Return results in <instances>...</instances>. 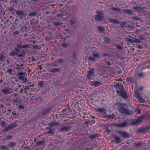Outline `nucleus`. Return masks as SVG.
I'll use <instances>...</instances> for the list:
<instances>
[{"mask_svg":"<svg viewBox=\"0 0 150 150\" xmlns=\"http://www.w3.org/2000/svg\"><path fill=\"white\" fill-rule=\"evenodd\" d=\"M94 123H95V121L94 120H93L90 122V124L91 125H92Z\"/></svg>","mask_w":150,"mask_h":150,"instance_id":"58836bf2","label":"nucleus"},{"mask_svg":"<svg viewBox=\"0 0 150 150\" xmlns=\"http://www.w3.org/2000/svg\"><path fill=\"white\" fill-rule=\"evenodd\" d=\"M100 82H98L97 81L95 80L91 81L90 83L91 86H97L100 85Z\"/></svg>","mask_w":150,"mask_h":150,"instance_id":"6e6552de","label":"nucleus"},{"mask_svg":"<svg viewBox=\"0 0 150 150\" xmlns=\"http://www.w3.org/2000/svg\"><path fill=\"white\" fill-rule=\"evenodd\" d=\"M112 10L116 11H119L120 10V8H112Z\"/></svg>","mask_w":150,"mask_h":150,"instance_id":"bb28decb","label":"nucleus"},{"mask_svg":"<svg viewBox=\"0 0 150 150\" xmlns=\"http://www.w3.org/2000/svg\"><path fill=\"white\" fill-rule=\"evenodd\" d=\"M19 33V32L18 31H16L13 32V35L14 36L16 35L17 34H18Z\"/></svg>","mask_w":150,"mask_h":150,"instance_id":"2f4dec72","label":"nucleus"},{"mask_svg":"<svg viewBox=\"0 0 150 150\" xmlns=\"http://www.w3.org/2000/svg\"><path fill=\"white\" fill-rule=\"evenodd\" d=\"M139 90L140 91H141L142 90V88H141L139 89Z\"/></svg>","mask_w":150,"mask_h":150,"instance_id":"a18cd8bd","label":"nucleus"},{"mask_svg":"<svg viewBox=\"0 0 150 150\" xmlns=\"http://www.w3.org/2000/svg\"><path fill=\"white\" fill-rule=\"evenodd\" d=\"M119 48H121V46H120V47H119Z\"/></svg>","mask_w":150,"mask_h":150,"instance_id":"8fccbe9b","label":"nucleus"},{"mask_svg":"<svg viewBox=\"0 0 150 150\" xmlns=\"http://www.w3.org/2000/svg\"><path fill=\"white\" fill-rule=\"evenodd\" d=\"M95 73L93 71V69H92L89 71L87 75V77L89 79H90L91 76H95Z\"/></svg>","mask_w":150,"mask_h":150,"instance_id":"0eeeda50","label":"nucleus"},{"mask_svg":"<svg viewBox=\"0 0 150 150\" xmlns=\"http://www.w3.org/2000/svg\"><path fill=\"white\" fill-rule=\"evenodd\" d=\"M127 123L126 122H124V123H121V124H117V126L119 127H125L126 126H127Z\"/></svg>","mask_w":150,"mask_h":150,"instance_id":"dca6fc26","label":"nucleus"},{"mask_svg":"<svg viewBox=\"0 0 150 150\" xmlns=\"http://www.w3.org/2000/svg\"><path fill=\"white\" fill-rule=\"evenodd\" d=\"M28 46V45H22V48H26Z\"/></svg>","mask_w":150,"mask_h":150,"instance_id":"72a5a7b5","label":"nucleus"},{"mask_svg":"<svg viewBox=\"0 0 150 150\" xmlns=\"http://www.w3.org/2000/svg\"><path fill=\"white\" fill-rule=\"evenodd\" d=\"M17 47L19 49H21L22 48V45H17Z\"/></svg>","mask_w":150,"mask_h":150,"instance_id":"e433bc0d","label":"nucleus"},{"mask_svg":"<svg viewBox=\"0 0 150 150\" xmlns=\"http://www.w3.org/2000/svg\"><path fill=\"white\" fill-rule=\"evenodd\" d=\"M111 150H113V149H112Z\"/></svg>","mask_w":150,"mask_h":150,"instance_id":"603ef678","label":"nucleus"},{"mask_svg":"<svg viewBox=\"0 0 150 150\" xmlns=\"http://www.w3.org/2000/svg\"><path fill=\"white\" fill-rule=\"evenodd\" d=\"M16 127V125L15 124L13 123H11L7 128V129L9 130L11 128H14Z\"/></svg>","mask_w":150,"mask_h":150,"instance_id":"f3484780","label":"nucleus"},{"mask_svg":"<svg viewBox=\"0 0 150 150\" xmlns=\"http://www.w3.org/2000/svg\"><path fill=\"white\" fill-rule=\"evenodd\" d=\"M99 57V54L97 52H93L91 55L88 57V59L91 61H94Z\"/></svg>","mask_w":150,"mask_h":150,"instance_id":"7ed1b4c3","label":"nucleus"},{"mask_svg":"<svg viewBox=\"0 0 150 150\" xmlns=\"http://www.w3.org/2000/svg\"><path fill=\"white\" fill-rule=\"evenodd\" d=\"M16 113H15V114H14L13 115H16Z\"/></svg>","mask_w":150,"mask_h":150,"instance_id":"de8ad7c7","label":"nucleus"},{"mask_svg":"<svg viewBox=\"0 0 150 150\" xmlns=\"http://www.w3.org/2000/svg\"><path fill=\"white\" fill-rule=\"evenodd\" d=\"M119 110L121 113L126 114H128V110H127L126 108L123 107L120 108L119 109Z\"/></svg>","mask_w":150,"mask_h":150,"instance_id":"1a4fd4ad","label":"nucleus"},{"mask_svg":"<svg viewBox=\"0 0 150 150\" xmlns=\"http://www.w3.org/2000/svg\"><path fill=\"white\" fill-rule=\"evenodd\" d=\"M17 75L18 76L19 79H23L25 78V76H27L26 74L23 71H21L18 73Z\"/></svg>","mask_w":150,"mask_h":150,"instance_id":"423d86ee","label":"nucleus"},{"mask_svg":"<svg viewBox=\"0 0 150 150\" xmlns=\"http://www.w3.org/2000/svg\"><path fill=\"white\" fill-rule=\"evenodd\" d=\"M18 50H14L12 51L11 52V54L13 56L17 55L18 53Z\"/></svg>","mask_w":150,"mask_h":150,"instance_id":"a211bd4d","label":"nucleus"},{"mask_svg":"<svg viewBox=\"0 0 150 150\" xmlns=\"http://www.w3.org/2000/svg\"><path fill=\"white\" fill-rule=\"evenodd\" d=\"M134 93L136 98L138 100L139 102L142 103H143L144 102L145 100L140 96L138 91H134Z\"/></svg>","mask_w":150,"mask_h":150,"instance_id":"20e7f679","label":"nucleus"},{"mask_svg":"<svg viewBox=\"0 0 150 150\" xmlns=\"http://www.w3.org/2000/svg\"><path fill=\"white\" fill-rule=\"evenodd\" d=\"M104 41L106 43H108L110 41V40L108 38H104Z\"/></svg>","mask_w":150,"mask_h":150,"instance_id":"a878e982","label":"nucleus"},{"mask_svg":"<svg viewBox=\"0 0 150 150\" xmlns=\"http://www.w3.org/2000/svg\"><path fill=\"white\" fill-rule=\"evenodd\" d=\"M1 92L4 94H10L12 92V90L11 88H5L1 90Z\"/></svg>","mask_w":150,"mask_h":150,"instance_id":"39448f33","label":"nucleus"},{"mask_svg":"<svg viewBox=\"0 0 150 150\" xmlns=\"http://www.w3.org/2000/svg\"><path fill=\"white\" fill-rule=\"evenodd\" d=\"M97 110L103 114L105 115L107 112V110L104 108H100L98 109Z\"/></svg>","mask_w":150,"mask_h":150,"instance_id":"9b49d317","label":"nucleus"},{"mask_svg":"<svg viewBox=\"0 0 150 150\" xmlns=\"http://www.w3.org/2000/svg\"><path fill=\"white\" fill-rule=\"evenodd\" d=\"M23 64L21 65L16 64L14 66V67L16 69H18L19 70H20L23 68Z\"/></svg>","mask_w":150,"mask_h":150,"instance_id":"9d476101","label":"nucleus"},{"mask_svg":"<svg viewBox=\"0 0 150 150\" xmlns=\"http://www.w3.org/2000/svg\"><path fill=\"white\" fill-rule=\"evenodd\" d=\"M47 132L48 133L51 134L53 132V130H50L47 131Z\"/></svg>","mask_w":150,"mask_h":150,"instance_id":"4c0bfd02","label":"nucleus"},{"mask_svg":"<svg viewBox=\"0 0 150 150\" xmlns=\"http://www.w3.org/2000/svg\"><path fill=\"white\" fill-rule=\"evenodd\" d=\"M54 24L56 26H58V25H60V24L58 22H55L54 23Z\"/></svg>","mask_w":150,"mask_h":150,"instance_id":"c9c22d12","label":"nucleus"},{"mask_svg":"<svg viewBox=\"0 0 150 150\" xmlns=\"http://www.w3.org/2000/svg\"><path fill=\"white\" fill-rule=\"evenodd\" d=\"M138 112L139 114H140L141 113V112L140 110H138Z\"/></svg>","mask_w":150,"mask_h":150,"instance_id":"37998d69","label":"nucleus"},{"mask_svg":"<svg viewBox=\"0 0 150 150\" xmlns=\"http://www.w3.org/2000/svg\"><path fill=\"white\" fill-rule=\"evenodd\" d=\"M124 12L128 14H130L132 13V12L129 9L125 10H124Z\"/></svg>","mask_w":150,"mask_h":150,"instance_id":"b1692460","label":"nucleus"},{"mask_svg":"<svg viewBox=\"0 0 150 150\" xmlns=\"http://www.w3.org/2000/svg\"><path fill=\"white\" fill-rule=\"evenodd\" d=\"M91 48H89L88 49V51L86 52V53L87 54H88V53H89L90 51H91Z\"/></svg>","mask_w":150,"mask_h":150,"instance_id":"f704fd0d","label":"nucleus"},{"mask_svg":"<svg viewBox=\"0 0 150 150\" xmlns=\"http://www.w3.org/2000/svg\"><path fill=\"white\" fill-rule=\"evenodd\" d=\"M7 72L10 74H11L12 70L10 69H8L7 71Z\"/></svg>","mask_w":150,"mask_h":150,"instance_id":"473e14b6","label":"nucleus"},{"mask_svg":"<svg viewBox=\"0 0 150 150\" xmlns=\"http://www.w3.org/2000/svg\"><path fill=\"white\" fill-rule=\"evenodd\" d=\"M58 62L59 63H62L63 62V60L62 59H59Z\"/></svg>","mask_w":150,"mask_h":150,"instance_id":"a19ab883","label":"nucleus"},{"mask_svg":"<svg viewBox=\"0 0 150 150\" xmlns=\"http://www.w3.org/2000/svg\"><path fill=\"white\" fill-rule=\"evenodd\" d=\"M0 1H3V0H0Z\"/></svg>","mask_w":150,"mask_h":150,"instance_id":"3c124183","label":"nucleus"},{"mask_svg":"<svg viewBox=\"0 0 150 150\" xmlns=\"http://www.w3.org/2000/svg\"><path fill=\"white\" fill-rule=\"evenodd\" d=\"M115 140V142L116 143H120L121 142V139L117 136H115L114 137Z\"/></svg>","mask_w":150,"mask_h":150,"instance_id":"2eb2a0df","label":"nucleus"},{"mask_svg":"<svg viewBox=\"0 0 150 150\" xmlns=\"http://www.w3.org/2000/svg\"><path fill=\"white\" fill-rule=\"evenodd\" d=\"M69 129V127H62L60 129V131H67Z\"/></svg>","mask_w":150,"mask_h":150,"instance_id":"aec40b11","label":"nucleus"},{"mask_svg":"<svg viewBox=\"0 0 150 150\" xmlns=\"http://www.w3.org/2000/svg\"><path fill=\"white\" fill-rule=\"evenodd\" d=\"M15 145V144H13V145L14 146Z\"/></svg>","mask_w":150,"mask_h":150,"instance_id":"09e8293b","label":"nucleus"},{"mask_svg":"<svg viewBox=\"0 0 150 150\" xmlns=\"http://www.w3.org/2000/svg\"><path fill=\"white\" fill-rule=\"evenodd\" d=\"M97 15L95 16V19L97 21H102L103 20V13L102 11H97Z\"/></svg>","mask_w":150,"mask_h":150,"instance_id":"f03ea898","label":"nucleus"},{"mask_svg":"<svg viewBox=\"0 0 150 150\" xmlns=\"http://www.w3.org/2000/svg\"><path fill=\"white\" fill-rule=\"evenodd\" d=\"M110 21L112 23L116 24H117L119 23L117 21L114 19H111L110 20Z\"/></svg>","mask_w":150,"mask_h":150,"instance_id":"412c9836","label":"nucleus"},{"mask_svg":"<svg viewBox=\"0 0 150 150\" xmlns=\"http://www.w3.org/2000/svg\"><path fill=\"white\" fill-rule=\"evenodd\" d=\"M19 107L20 108H23L22 106L21 105H20L19 106Z\"/></svg>","mask_w":150,"mask_h":150,"instance_id":"79ce46f5","label":"nucleus"},{"mask_svg":"<svg viewBox=\"0 0 150 150\" xmlns=\"http://www.w3.org/2000/svg\"><path fill=\"white\" fill-rule=\"evenodd\" d=\"M126 80L129 83H131L132 81V79L130 78H127Z\"/></svg>","mask_w":150,"mask_h":150,"instance_id":"c756f323","label":"nucleus"},{"mask_svg":"<svg viewBox=\"0 0 150 150\" xmlns=\"http://www.w3.org/2000/svg\"><path fill=\"white\" fill-rule=\"evenodd\" d=\"M144 117V116H142L139 117L137 120L135 121V123L137 124H139L142 121Z\"/></svg>","mask_w":150,"mask_h":150,"instance_id":"f8f14e48","label":"nucleus"},{"mask_svg":"<svg viewBox=\"0 0 150 150\" xmlns=\"http://www.w3.org/2000/svg\"><path fill=\"white\" fill-rule=\"evenodd\" d=\"M37 15V13L35 11L29 14V15L31 16H35Z\"/></svg>","mask_w":150,"mask_h":150,"instance_id":"5701e85b","label":"nucleus"},{"mask_svg":"<svg viewBox=\"0 0 150 150\" xmlns=\"http://www.w3.org/2000/svg\"><path fill=\"white\" fill-rule=\"evenodd\" d=\"M41 142L40 141L39 142H38L39 144H41Z\"/></svg>","mask_w":150,"mask_h":150,"instance_id":"c03bdc74","label":"nucleus"},{"mask_svg":"<svg viewBox=\"0 0 150 150\" xmlns=\"http://www.w3.org/2000/svg\"><path fill=\"white\" fill-rule=\"evenodd\" d=\"M16 13L17 15L19 16H25V13L24 12L21 10L19 11H16Z\"/></svg>","mask_w":150,"mask_h":150,"instance_id":"4468645a","label":"nucleus"},{"mask_svg":"<svg viewBox=\"0 0 150 150\" xmlns=\"http://www.w3.org/2000/svg\"><path fill=\"white\" fill-rule=\"evenodd\" d=\"M59 71V69L58 68H52L50 70V71L52 72H58Z\"/></svg>","mask_w":150,"mask_h":150,"instance_id":"6ab92c4d","label":"nucleus"},{"mask_svg":"<svg viewBox=\"0 0 150 150\" xmlns=\"http://www.w3.org/2000/svg\"><path fill=\"white\" fill-rule=\"evenodd\" d=\"M138 75L139 77H144L145 74L141 72L138 74Z\"/></svg>","mask_w":150,"mask_h":150,"instance_id":"393cba45","label":"nucleus"},{"mask_svg":"<svg viewBox=\"0 0 150 150\" xmlns=\"http://www.w3.org/2000/svg\"><path fill=\"white\" fill-rule=\"evenodd\" d=\"M123 88L122 86H118L116 88V92L120 93L123 98H126L127 97V93L123 90Z\"/></svg>","mask_w":150,"mask_h":150,"instance_id":"f257e3e1","label":"nucleus"},{"mask_svg":"<svg viewBox=\"0 0 150 150\" xmlns=\"http://www.w3.org/2000/svg\"><path fill=\"white\" fill-rule=\"evenodd\" d=\"M98 29L100 32H103L104 30V29L103 27L100 26L98 27Z\"/></svg>","mask_w":150,"mask_h":150,"instance_id":"4be33fe9","label":"nucleus"},{"mask_svg":"<svg viewBox=\"0 0 150 150\" xmlns=\"http://www.w3.org/2000/svg\"><path fill=\"white\" fill-rule=\"evenodd\" d=\"M117 133L120 134L123 137H126L128 136L127 134L125 131H119L117 132Z\"/></svg>","mask_w":150,"mask_h":150,"instance_id":"ddd939ff","label":"nucleus"},{"mask_svg":"<svg viewBox=\"0 0 150 150\" xmlns=\"http://www.w3.org/2000/svg\"><path fill=\"white\" fill-rule=\"evenodd\" d=\"M5 57L3 55H1L0 57V61H2L4 59Z\"/></svg>","mask_w":150,"mask_h":150,"instance_id":"c85d7f7f","label":"nucleus"},{"mask_svg":"<svg viewBox=\"0 0 150 150\" xmlns=\"http://www.w3.org/2000/svg\"><path fill=\"white\" fill-rule=\"evenodd\" d=\"M22 81L23 82L26 83H27V79L26 78H24L23 79H22Z\"/></svg>","mask_w":150,"mask_h":150,"instance_id":"7c9ffc66","label":"nucleus"},{"mask_svg":"<svg viewBox=\"0 0 150 150\" xmlns=\"http://www.w3.org/2000/svg\"><path fill=\"white\" fill-rule=\"evenodd\" d=\"M138 47H139V48H140V47H141V46H138Z\"/></svg>","mask_w":150,"mask_h":150,"instance_id":"49530a36","label":"nucleus"},{"mask_svg":"<svg viewBox=\"0 0 150 150\" xmlns=\"http://www.w3.org/2000/svg\"><path fill=\"white\" fill-rule=\"evenodd\" d=\"M43 82L42 81L40 82L38 84V85L41 87H42L43 86Z\"/></svg>","mask_w":150,"mask_h":150,"instance_id":"cd10ccee","label":"nucleus"},{"mask_svg":"<svg viewBox=\"0 0 150 150\" xmlns=\"http://www.w3.org/2000/svg\"><path fill=\"white\" fill-rule=\"evenodd\" d=\"M62 46L63 47H67L66 44H64V43L62 44Z\"/></svg>","mask_w":150,"mask_h":150,"instance_id":"ea45409f","label":"nucleus"}]
</instances>
